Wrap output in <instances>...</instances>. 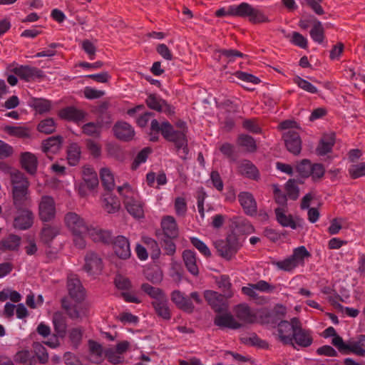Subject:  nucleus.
I'll return each instance as SVG.
<instances>
[{"instance_id":"obj_1","label":"nucleus","mask_w":365,"mask_h":365,"mask_svg":"<svg viewBox=\"0 0 365 365\" xmlns=\"http://www.w3.org/2000/svg\"><path fill=\"white\" fill-rule=\"evenodd\" d=\"M151 130L161 132L162 135L166 140L173 142L180 158L186 160L188 158L187 139L184 131L175 130L168 120L160 123L156 119L151 120Z\"/></svg>"},{"instance_id":"obj_2","label":"nucleus","mask_w":365,"mask_h":365,"mask_svg":"<svg viewBox=\"0 0 365 365\" xmlns=\"http://www.w3.org/2000/svg\"><path fill=\"white\" fill-rule=\"evenodd\" d=\"M0 169L10 173V180L12 186V197L14 207H22L31 205L29 192V182L25 175L17 170H11L6 164L0 163Z\"/></svg>"},{"instance_id":"obj_3","label":"nucleus","mask_w":365,"mask_h":365,"mask_svg":"<svg viewBox=\"0 0 365 365\" xmlns=\"http://www.w3.org/2000/svg\"><path fill=\"white\" fill-rule=\"evenodd\" d=\"M215 16L217 17L232 16L248 18L249 21L253 24H259L268 21L267 18L259 9L246 2L230 5L227 9L221 8L216 11Z\"/></svg>"},{"instance_id":"obj_4","label":"nucleus","mask_w":365,"mask_h":365,"mask_svg":"<svg viewBox=\"0 0 365 365\" xmlns=\"http://www.w3.org/2000/svg\"><path fill=\"white\" fill-rule=\"evenodd\" d=\"M118 194L123 197L125 207L133 217H144V203L140 200L138 192L128 183L117 187Z\"/></svg>"},{"instance_id":"obj_5","label":"nucleus","mask_w":365,"mask_h":365,"mask_svg":"<svg viewBox=\"0 0 365 365\" xmlns=\"http://www.w3.org/2000/svg\"><path fill=\"white\" fill-rule=\"evenodd\" d=\"M309 256L310 254L306 247L300 246L294 249L292 255L287 258L280 261H274L272 264L279 269L291 272L299 265L304 264V259Z\"/></svg>"},{"instance_id":"obj_6","label":"nucleus","mask_w":365,"mask_h":365,"mask_svg":"<svg viewBox=\"0 0 365 365\" xmlns=\"http://www.w3.org/2000/svg\"><path fill=\"white\" fill-rule=\"evenodd\" d=\"M215 247L220 256L230 259L237 253L240 245L235 235H229L225 240L216 241Z\"/></svg>"},{"instance_id":"obj_7","label":"nucleus","mask_w":365,"mask_h":365,"mask_svg":"<svg viewBox=\"0 0 365 365\" xmlns=\"http://www.w3.org/2000/svg\"><path fill=\"white\" fill-rule=\"evenodd\" d=\"M231 296V294H221L212 290H207L204 293L205 300L210 305L212 309L217 313L227 311V299Z\"/></svg>"},{"instance_id":"obj_8","label":"nucleus","mask_w":365,"mask_h":365,"mask_svg":"<svg viewBox=\"0 0 365 365\" xmlns=\"http://www.w3.org/2000/svg\"><path fill=\"white\" fill-rule=\"evenodd\" d=\"M64 222L66 227L73 235L86 234L90 227L80 215L73 212H68L65 215Z\"/></svg>"},{"instance_id":"obj_9","label":"nucleus","mask_w":365,"mask_h":365,"mask_svg":"<svg viewBox=\"0 0 365 365\" xmlns=\"http://www.w3.org/2000/svg\"><path fill=\"white\" fill-rule=\"evenodd\" d=\"M31 205L22 207H15L17 210L14 218V225L16 228L25 230L31 227L34 222V215L29 210Z\"/></svg>"},{"instance_id":"obj_10","label":"nucleus","mask_w":365,"mask_h":365,"mask_svg":"<svg viewBox=\"0 0 365 365\" xmlns=\"http://www.w3.org/2000/svg\"><path fill=\"white\" fill-rule=\"evenodd\" d=\"M299 323L297 317H293L289 322L282 321L279 323L277 327L279 337L284 344H292V337Z\"/></svg>"},{"instance_id":"obj_11","label":"nucleus","mask_w":365,"mask_h":365,"mask_svg":"<svg viewBox=\"0 0 365 365\" xmlns=\"http://www.w3.org/2000/svg\"><path fill=\"white\" fill-rule=\"evenodd\" d=\"M39 217L43 222L52 220L56 215L54 200L50 196H43L38 205Z\"/></svg>"},{"instance_id":"obj_12","label":"nucleus","mask_w":365,"mask_h":365,"mask_svg":"<svg viewBox=\"0 0 365 365\" xmlns=\"http://www.w3.org/2000/svg\"><path fill=\"white\" fill-rule=\"evenodd\" d=\"M145 103L148 107L158 112L164 113L168 115L174 113V110L160 96L156 93H150L148 96Z\"/></svg>"},{"instance_id":"obj_13","label":"nucleus","mask_w":365,"mask_h":365,"mask_svg":"<svg viewBox=\"0 0 365 365\" xmlns=\"http://www.w3.org/2000/svg\"><path fill=\"white\" fill-rule=\"evenodd\" d=\"M12 72L21 79L27 82L32 81L36 78H41L43 76L42 71L30 66H16L12 69Z\"/></svg>"},{"instance_id":"obj_14","label":"nucleus","mask_w":365,"mask_h":365,"mask_svg":"<svg viewBox=\"0 0 365 365\" xmlns=\"http://www.w3.org/2000/svg\"><path fill=\"white\" fill-rule=\"evenodd\" d=\"M282 137L287 149L294 155H298L302 149L299 133L294 130H289L284 132Z\"/></svg>"},{"instance_id":"obj_15","label":"nucleus","mask_w":365,"mask_h":365,"mask_svg":"<svg viewBox=\"0 0 365 365\" xmlns=\"http://www.w3.org/2000/svg\"><path fill=\"white\" fill-rule=\"evenodd\" d=\"M103 268L101 258L94 252H88L85 256L83 270L89 275L97 274Z\"/></svg>"},{"instance_id":"obj_16","label":"nucleus","mask_w":365,"mask_h":365,"mask_svg":"<svg viewBox=\"0 0 365 365\" xmlns=\"http://www.w3.org/2000/svg\"><path fill=\"white\" fill-rule=\"evenodd\" d=\"M67 287L71 298L77 302L83 299L85 296L84 289L76 275L73 274L68 275Z\"/></svg>"},{"instance_id":"obj_17","label":"nucleus","mask_w":365,"mask_h":365,"mask_svg":"<svg viewBox=\"0 0 365 365\" xmlns=\"http://www.w3.org/2000/svg\"><path fill=\"white\" fill-rule=\"evenodd\" d=\"M312 341L311 331L303 329L300 322L292 337L291 344L293 345L294 342L299 346L308 347L312 344Z\"/></svg>"},{"instance_id":"obj_18","label":"nucleus","mask_w":365,"mask_h":365,"mask_svg":"<svg viewBox=\"0 0 365 365\" xmlns=\"http://www.w3.org/2000/svg\"><path fill=\"white\" fill-rule=\"evenodd\" d=\"M238 200L247 215L253 216L257 214V202L252 193L241 192L237 196Z\"/></svg>"},{"instance_id":"obj_19","label":"nucleus","mask_w":365,"mask_h":365,"mask_svg":"<svg viewBox=\"0 0 365 365\" xmlns=\"http://www.w3.org/2000/svg\"><path fill=\"white\" fill-rule=\"evenodd\" d=\"M110 243L113 244L114 252L119 258L125 259L130 256V244L126 237L117 236Z\"/></svg>"},{"instance_id":"obj_20","label":"nucleus","mask_w":365,"mask_h":365,"mask_svg":"<svg viewBox=\"0 0 365 365\" xmlns=\"http://www.w3.org/2000/svg\"><path fill=\"white\" fill-rule=\"evenodd\" d=\"M61 226L57 225H44L40 233L41 242L46 245L48 248H51V243L61 233Z\"/></svg>"},{"instance_id":"obj_21","label":"nucleus","mask_w":365,"mask_h":365,"mask_svg":"<svg viewBox=\"0 0 365 365\" xmlns=\"http://www.w3.org/2000/svg\"><path fill=\"white\" fill-rule=\"evenodd\" d=\"M225 313H219L215 317V324L220 328H229L231 329H237L242 327L234 317L227 312Z\"/></svg>"},{"instance_id":"obj_22","label":"nucleus","mask_w":365,"mask_h":365,"mask_svg":"<svg viewBox=\"0 0 365 365\" xmlns=\"http://www.w3.org/2000/svg\"><path fill=\"white\" fill-rule=\"evenodd\" d=\"M113 131L115 137L123 141L132 140L135 135L133 128L124 121L117 122L113 127Z\"/></svg>"},{"instance_id":"obj_23","label":"nucleus","mask_w":365,"mask_h":365,"mask_svg":"<svg viewBox=\"0 0 365 365\" xmlns=\"http://www.w3.org/2000/svg\"><path fill=\"white\" fill-rule=\"evenodd\" d=\"M172 302L180 309L187 312H192L194 305L190 299L179 290H175L171 293Z\"/></svg>"},{"instance_id":"obj_24","label":"nucleus","mask_w":365,"mask_h":365,"mask_svg":"<svg viewBox=\"0 0 365 365\" xmlns=\"http://www.w3.org/2000/svg\"><path fill=\"white\" fill-rule=\"evenodd\" d=\"M86 234L96 242H101L103 244H109L112 242V236L110 232L104 230L97 226L91 225Z\"/></svg>"},{"instance_id":"obj_25","label":"nucleus","mask_w":365,"mask_h":365,"mask_svg":"<svg viewBox=\"0 0 365 365\" xmlns=\"http://www.w3.org/2000/svg\"><path fill=\"white\" fill-rule=\"evenodd\" d=\"M86 234L96 242H101L103 244H109L112 242V236L110 232L104 230L97 226L91 225Z\"/></svg>"},{"instance_id":"obj_26","label":"nucleus","mask_w":365,"mask_h":365,"mask_svg":"<svg viewBox=\"0 0 365 365\" xmlns=\"http://www.w3.org/2000/svg\"><path fill=\"white\" fill-rule=\"evenodd\" d=\"M58 115L63 119L73 121L77 123L83 122L86 117L84 112L73 106H68L61 109Z\"/></svg>"},{"instance_id":"obj_27","label":"nucleus","mask_w":365,"mask_h":365,"mask_svg":"<svg viewBox=\"0 0 365 365\" xmlns=\"http://www.w3.org/2000/svg\"><path fill=\"white\" fill-rule=\"evenodd\" d=\"M235 313L237 319L245 324H252L256 321L255 314L250 308L245 304H240L235 307Z\"/></svg>"},{"instance_id":"obj_28","label":"nucleus","mask_w":365,"mask_h":365,"mask_svg":"<svg viewBox=\"0 0 365 365\" xmlns=\"http://www.w3.org/2000/svg\"><path fill=\"white\" fill-rule=\"evenodd\" d=\"M152 304L158 316L166 320L170 319V310L169 308L168 300L165 295L156 300H153Z\"/></svg>"},{"instance_id":"obj_29","label":"nucleus","mask_w":365,"mask_h":365,"mask_svg":"<svg viewBox=\"0 0 365 365\" xmlns=\"http://www.w3.org/2000/svg\"><path fill=\"white\" fill-rule=\"evenodd\" d=\"M102 206L108 213H115L119 210L120 204L116 196L110 192H106L103 195Z\"/></svg>"},{"instance_id":"obj_30","label":"nucleus","mask_w":365,"mask_h":365,"mask_svg":"<svg viewBox=\"0 0 365 365\" xmlns=\"http://www.w3.org/2000/svg\"><path fill=\"white\" fill-rule=\"evenodd\" d=\"M165 235L168 238H175L178 235V228L175 220L172 216L164 217L161 222Z\"/></svg>"},{"instance_id":"obj_31","label":"nucleus","mask_w":365,"mask_h":365,"mask_svg":"<svg viewBox=\"0 0 365 365\" xmlns=\"http://www.w3.org/2000/svg\"><path fill=\"white\" fill-rule=\"evenodd\" d=\"M21 164L22 168L31 175H34L37 169V158L31 153L26 152L21 154Z\"/></svg>"},{"instance_id":"obj_32","label":"nucleus","mask_w":365,"mask_h":365,"mask_svg":"<svg viewBox=\"0 0 365 365\" xmlns=\"http://www.w3.org/2000/svg\"><path fill=\"white\" fill-rule=\"evenodd\" d=\"M277 221L282 226L290 227L293 230L297 229V224L294 220L291 215H287L283 207H277L274 210Z\"/></svg>"},{"instance_id":"obj_33","label":"nucleus","mask_w":365,"mask_h":365,"mask_svg":"<svg viewBox=\"0 0 365 365\" xmlns=\"http://www.w3.org/2000/svg\"><path fill=\"white\" fill-rule=\"evenodd\" d=\"M89 360L92 363L99 364L103 361L104 352L102 346L96 341L89 340Z\"/></svg>"},{"instance_id":"obj_34","label":"nucleus","mask_w":365,"mask_h":365,"mask_svg":"<svg viewBox=\"0 0 365 365\" xmlns=\"http://www.w3.org/2000/svg\"><path fill=\"white\" fill-rule=\"evenodd\" d=\"M182 257L189 272L193 275H197L199 269L197 264L196 253L191 250H185Z\"/></svg>"},{"instance_id":"obj_35","label":"nucleus","mask_w":365,"mask_h":365,"mask_svg":"<svg viewBox=\"0 0 365 365\" xmlns=\"http://www.w3.org/2000/svg\"><path fill=\"white\" fill-rule=\"evenodd\" d=\"M63 138L60 135L52 136L43 143V151L48 155L49 153H56L61 148Z\"/></svg>"},{"instance_id":"obj_36","label":"nucleus","mask_w":365,"mask_h":365,"mask_svg":"<svg viewBox=\"0 0 365 365\" xmlns=\"http://www.w3.org/2000/svg\"><path fill=\"white\" fill-rule=\"evenodd\" d=\"M240 173L252 180H257L259 177V172L255 165L247 160H242L239 165Z\"/></svg>"},{"instance_id":"obj_37","label":"nucleus","mask_w":365,"mask_h":365,"mask_svg":"<svg viewBox=\"0 0 365 365\" xmlns=\"http://www.w3.org/2000/svg\"><path fill=\"white\" fill-rule=\"evenodd\" d=\"M30 106L39 114L48 113L52 108V102L45 98H32L30 100Z\"/></svg>"},{"instance_id":"obj_38","label":"nucleus","mask_w":365,"mask_h":365,"mask_svg":"<svg viewBox=\"0 0 365 365\" xmlns=\"http://www.w3.org/2000/svg\"><path fill=\"white\" fill-rule=\"evenodd\" d=\"M83 182H84L89 189H94L98 185V178L97 173L93 168L89 166H84L82 170Z\"/></svg>"},{"instance_id":"obj_39","label":"nucleus","mask_w":365,"mask_h":365,"mask_svg":"<svg viewBox=\"0 0 365 365\" xmlns=\"http://www.w3.org/2000/svg\"><path fill=\"white\" fill-rule=\"evenodd\" d=\"M103 124L104 120L103 119L98 120L96 123L90 122L83 125L82 131L88 136L98 138L101 135Z\"/></svg>"},{"instance_id":"obj_40","label":"nucleus","mask_w":365,"mask_h":365,"mask_svg":"<svg viewBox=\"0 0 365 365\" xmlns=\"http://www.w3.org/2000/svg\"><path fill=\"white\" fill-rule=\"evenodd\" d=\"M348 351L360 356H365V335L361 334L349 342Z\"/></svg>"},{"instance_id":"obj_41","label":"nucleus","mask_w":365,"mask_h":365,"mask_svg":"<svg viewBox=\"0 0 365 365\" xmlns=\"http://www.w3.org/2000/svg\"><path fill=\"white\" fill-rule=\"evenodd\" d=\"M102 185L106 192H110L115 187V181L113 173L108 168H103L100 172Z\"/></svg>"},{"instance_id":"obj_42","label":"nucleus","mask_w":365,"mask_h":365,"mask_svg":"<svg viewBox=\"0 0 365 365\" xmlns=\"http://www.w3.org/2000/svg\"><path fill=\"white\" fill-rule=\"evenodd\" d=\"M312 39L319 43L322 44L325 38L324 29L321 21L315 19L313 22V26L309 32Z\"/></svg>"},{"instance_id":"obj_43","label":"nucleus","mask_w":365,"mask_h":365,"mask_svg":"<svg viewBox=\"0 0 365 365\" xmlns=\"http://www.w3.org/2000/svg\"><path fill=\"white\" fill-rule=\"evenodd\" d=\"M53 324L58 336L63 337L67 327L66 317L61 313H55L53 316Z\"/></svg>"},{"instance_id":"obj_44","label":"nucleus","mask_w":365,"mask_h":365,"mask_svg":"<svg viewBox=\"0 0 365 365\" xmlns=\"http://www.w3.org/2000/svg\"><path fill=\"white\" fill-rule=\"evenodd\" d=\"M62 306L66 310L67 314L73 319H81L86 315L87 309L81 304L70 307L66 304L65 301H63Z\"/></svg>"},{"instance_id":"obj_45","label":"nucleus","mask_w":365,"mask_h":365,"mask_svg":"<svg viewBox=\"0 0 365 365\" xmlns=\"http://www.w3.org/2000/svg\"><path fill=\"white\" fill-rule=\"evenodd\" d=\"M334 144V138L332 135H324L321 139L317 151L319 155H324L331 152Z\"/></svg>"},{"instance_id":"obj_46","label":"nucleus","mask_w":365,"mask_h":365,"mask_svg":"<svg viewBox=\"0 0 365 365\" xmlns=\"http://www.w3.org/2000/svg\"><path fill=\"white\" fill-rule=\"evenodd\" d=\"M81 148L77 143H71L67 150V160L70 165L75 166L81 158Z\"/></svg>"},{"instance_id":"obj_47","label":"nucleus","mask_w":365,"mask_h":365,"mask_svg":"<svg viewBox=\"0 0 365 365\" xmlns=\"http://www.w3.org/2000/svg\"><path fill=\"white\" fill-rule=\"evenodd\" d=\"M14 360L24 365H36V363L35 356L29 350L18 351L15 355Z\"/></svg>"},{"instance_id":"obj_48","label":"nucleus","mask_w":365,"mask_h":365,"mask_svg":"<svg viewBox=\"0 0 365 365\" xmlns=\"http://www.w3.org/2000/svg\"><path fill=\"white\" fill-rule=\"evenodd\" d=\"M237 144L245 148L247 151L252 153L256 150L257 145L254 138L246 134H240L237 138Z\"/></svg>"},{"instance_id":"obj_49","label":"nucleus","mask_w":365,"mask_h":365,"mask_svg":"<svg viewBox=\"0 0 365 365\" xmlns=\"http://www.w3.org/2000/svg\"><path fill=\"white\" fill-rule=\"evenodd\" d=\"M235 227L242 234L249 235L254 232L255 229L249 220L239 217L235 222Z\"/></svg>"},{"instance_id":"obj_50","label":"nucleus","mask_w":365,"mask_h":365,"mask_svg":"<svg viewBox=\"0 0 365 365\" xmlns=\"http://www.w3.org/2000/svg\"><path fill=\"white\" fill-rule=\"evenodd\" d=\"M20 242V237L15 235H11L2 240L1 245L3 248L6 250H15L19 247Z\"/></svg>"},{"instance_id":"obj_51","label":"nucleus","mask_w":365,"mask_h":365,"mask_svg":"<svg viewBox=\"0 0 365 365\" xmlns=\"http://www.w3.org/2000/svg\"><path fill=\"white\" fill-rule=\"evenodd\" d=\"M293 82L297 84L300 88L304 91L314 94L318 93V89L316 86L312 85L310 82L303 79L299 76H296L293 78Z\"/></svg>"},{"instance_id":"obj_52","label":"nucleus","mask_w":365,"mask_h":365,"mask_svg":"<svg viewBox=\"0 0 365 365\" xmlns=\"http://www.w3.org/2000/svg\"><path fill=\"white\" fill-rule=\"evenodd\" d=\"M56 123L51 118H48L41 120L38 125V130L41 133L50 134L56 130Z\"/></svg>"},{"instance_id":"obj_53","label":"nucleus","mask_w":365,"mask_h":365,"mask_svg":"<svg viewBox=\"0 0 365 365\" xmlns=\"http://www.w3.org/2000/svg\"><path fill=\"white\" fill-rule=\"evenodd\" d=\"M33 349L35 356L38 359L41 364H45L48 360V354L46 348L39 342H34L33 344Z\"/></svg>"},{"instance_id":"obj_54","label":"nucleus","mask_w":365,"mask_h":365,"mask_svg":"<svg viewBox=\"0 0 365 365\" xmlns=\"http://www.w3.org/2000/svg\"><path fill=\"white\" fill-rule=\"evenodd\" d=\"M104 355L108 359V361L113 364H119L124 361V356H121L114 348H108L105 352Z\"/></svg>"},{"instance_id":"obj_55","label":"nucleus","mask_w":365,"mask_h":365,"mask_svg":"<svg viewBox=\"0 0 365 365\" xmlns=\"http://www.w3.org/2000/svg\"><path fill=\"white\" fill-rule=\"evenodd\" d=\"M143 242L150 252L152 259H155L159 257L160 254V249L155 240L150 237H144Z\"/></svg>"},{"instance_id":"obj_56","label":"nucleus","mask_w":365,"mask_h":365,"mask_svg":"<svg viewBox=\"0 0 365 365\" xmlns=\"http://www.w3.org/2000/svg\"><path fill=\"white\" fill-rule=\"evenodd\" d=\"M142 290L148 294L150 297L153 298L154 300L161 298L165 296L164 293L161 289L157 287H154L149 284L145 283L141 286Z\"/></svg>"},{"instance_id":"obj_57","label":"nucleus","mask_w":365,"mask_h":365,"mask_svg":"<svg viewBox=\"0 0 365 365\" xmlns=\"http://www.w3.org/2000/svg\"><path fill=\"white\" fill-rule=\"evenodd\" d=\"M349 173L353 179L365 176V163H359L351 165L349 168Z\"/></svg>"},{"instance_id":"obj_58","label":"nucleus","mask_w":365,"mask_h":365,"mask_svg":"<svg viewBox=\"0 0 365 365\" xmlns=\"http://www.w3.org/2000/svg\"><path fill=\"white\" fill-rule=\"evenodd\" d=\"M312 165L309 160H303L297 166V172L301 176L308 178L312 174Z\"/></svg>"},{"instance_id":"obj_59","label":"nucleus","mask_w":365,"mask_h":365,"mask_svg":"<svg viewBox=\"0 0 365 365\" xmlns=\"http://www.w3.org/2000/svg\"><path fill=\"white\" fill-rule=\"evenodd\" d=\"M83 336V331L79 327H75L69 331V339L74 348H77L80 344Z\"/></svg>"},{"instance_id":"obj_60","label":"nucleus","mask_w":365,"mask_h":365,"mask_svg":"<svg viewBox=\"0 0 365 365\" xmlns=\"http://www.w3.org/2000/svg\"><path fill=\"white\" fill-rule=\"evenodd\" d=\"M190 242L192 245L204 256L210 257L211 255V252L208 247L197 237H190Z\"/></svg>"},{"instance_id":"obj_61","label":"nucleus","mask_w":365,"mask_h":365,"mask_svg":"<svg viewBox=\"0 0 365 365\" xmlns=\"http://www.w3.org/2000/svg\"><path fill=\"white\" fill-rule=\"evenodd\" d=\"M150 153L151 149L149 148H145L140 151L132 164V169L136 170L140 164L145 163Z\"/></svg>"},{"instance_id":"obj_62","label":"nucleus","mask_w":365,"mask_h":365,"mask_svg":"<svg viewBox=\"0 0 365 365\" xmlns=\"http://www.w3.org/2000/svg\"><path fill=\"white\" fill-rule=\"evenodd\" d=\"M220 55L227 59L228 62H233L237 58H243L245 55L240 51L235 49H222L220 51Z\"/></svg>"},{"instance_id":"obj_63","label":"nucleus","mask_w":365,"mask_h":365,"mask_svg":"<svg viewBox=\"0 0 365 365\" xmlns=\"http://www.w3.org/2000/svg\"><path fill=\"white\" fill-rule=\"evenodd\" d=\"M287 195L292 200H295L299 196V188L294 180H289L286 183Z\"/></svg>"},{"instance_id":"obj_64","label":"nucleus","mask_w":365,"mask_h":365,"mask_svg":"<svg viewBox=\"0 0 365 365\" xmlns=\"http://www.w3.org/2000/svg\"><path fill=\"white\" fill-rule=\"evenodd\" d=\"M290 41L295 46L302 48H306L307 47V38L297 31L292 33Z\"/></svg>"}]
</instances>
